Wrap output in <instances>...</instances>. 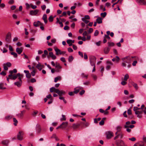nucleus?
Here are the masks:
<instances>
[{
	"instance_id": "obj_52",
	"label": "nucleus",
	"mask_w": 146,
	"mask_h": 146,
	"mask_svg": "<svg viewBox=\"0 0 146 146\" xmlns=\"http://www.w3.org/2000/svg\"><path fill=\"white\" fill-rule=\"evenodd\" d=\"M26 77L27 78H30L31 76V74L29 73V72L27 74H26Z\"/></svg>"
},
{
	"instance_id": "obj_12",
	"label": "nucleus",
	"mask_w": 146,
	"mask_h": 146,
	"mask_svg": "<svg viewBox=\"0 0 146 146\" xmlns=\"http://www.w3.org/2000/svg\"><path fill=\"white\" fill-rule=\"evenodd\" d=\"M9 141L8 139L3 140L1 142V144L7 146L9 144Z\"/></svg>"
},
{
	"instance_id": "obj_59",
	"label": "nucleus",
	"mask_w": 146,
	"mask_h": 146,
	"mask_svg": "<svg viewBox=\"0 0 146 146\" xmlns=\"http://www.w3.org/2000/svg\"><path fill=\"white\" fill-rule=\"evenodd\" d=\"M55 66L57 68L61 69L62 68V66L60 65V64L56 65Z\"/></svg>"
},
{
	"instance_id": "obj_54",
	"label": "nucleus",
	"mask_w": 146,
	"mask_h": 146,
	"mask_svg": "<svg viewBox=\"0 0 146 146\" xmlns=\"http://www.w3.org/2000/svg\"><path fill=\"white\" fill-rule=\"evenodd\" d=\"M3 68H4V69L5 70H8V67L7 66L5 65V64H3Z\"/></svg>"
},
{
	"instance_id": "obj_45",
	"label": "nucleus",
	"mask_w": 146,
	"mask_h": 146,
	"mask_svg": "<svg viewBox=\"0 0 146 146\" xmlns=\"http://www.w3.org/2000/svg\"><path fill=\"white\" fill-rule=\"evenodd\" d=\"M79 89H77L76 88H75L74 89V93L75 94H77L79 92Z\"/></svg>"
},
{
	"instance_id": "obj_25",
	"label": "nucleus",
	"mask_w": 146,
	"mask_h": 146,
	"mask_svg": "<svg viewBox=\"0 0 146 146\" xmlns=\"http://www.w3.org/2000/svg\"><path fill=\"white\" fill-rule=\"evenodd\" d=\"M47 15L46 14H44L43 16L42 19L44 20L45 24H46L47 23Z\"/></svg>"
},
{
	"instance_id": "obj_14",
	"label": "nucleus",
	"mask_w": 146,
	"mask_h": 146,
	"mask_svg": "<svg viewBox=\"0 0 146 146\" xmlns=\"http://www.w3.org/2000/svg\"><path fill=\"white\" fill-rule=\"evenodd\" d=\"M25 112V110H23L21 111V113L17 115V116L20 118H22L23 117L24 114Z\"/></svg>"
},
{
	"instance_id": "obj_4",
	"label": "nucleus",
	"mask_w": 146,
	"mask_h": 146,
	"mask_svg": "<svg viewBox=\"0 0 146 146\" xmlns=\"http://www.w3.org/2000/svg\"><path fill=\"white\" fill-rule=\"evenodd\" d=\"M23 75H22L21 77L18 78L19 81L15 82L14 83V84L15 85L17 86L18 87H20L22 84V80L21 79L23 78Z\"/></svg>"
},
{
	"instance_id": "obj_57",
	"label": "nucleus",
	"mask_w": 146,
	"mask_h": 146,
	"mask_svg": "<svg viewBox=\"0 0 146 146\" xmlns=\"http://www.w3.org/2000/svg\"><path fill=\"white\" fill-rule=\"evenodd\" d=\"M93 31V29L92 28H90L88 31L89 33H91Z\"/></svg>"
},
{
	"instance_id": "obj_33",
	"label": "nucleus",
	"mask_w": 146,
	"mask_h": 146,
	"mask_svg": "<svg viewBox=\"0 0 146 146\" xmlns=\"http://www.w3.org/2000/svg\"><path fill=\"white\" fill-rule=\"evenodd\" d=\"M17 72V70L16 69H14L12 70H10L9 72V73L10 74H12L13 73H16Z\"/></svg>"
},
{
	"instance_id": "obj_24",
	"label": "nucleus",
	"mask_w": 146,
	"mask_h": 146,
	"mask_svg": "<svg viewBox=\"0 0 146 146\" xmlns=\"http://www.w3.org/2000/svg\"><path fill=\"white\" fill-rule=\"evenodd\" d=\"M110 48L109 47H106L104 49V52L105 54H108L110 50Z\"/></svg>"
},
{
	"instance_id": "obj_34",
	"label": "nucleus",
	"mask_w": 146,
	"mask_h": 146,
	"mask_svg": "<svg viewBox=\"0 0 146 146\" xmlns=\"http://www.w3.org/2000/svg\"><path fill=\"white\" fill-rule=\"evenodd\" d=\"M74 59V58L72 56H70L68 58V60L69 62H71Z\"/></svg>"
},
{
	"instance_id": "obj_7",
	"label": "nucleus",
	"mask_w": 146,
	"mask_h": 146,
	"mask_svg": "<svg viewBox=\"0 0 146 146\" xmlns=\"http://www.w3.org/2000/svg\"><path fill=\"white\" fill-rule=\"evenodd\" d=\"M23 135L24 133L23 131H19L17 135L18 139L21 141L22 140Z\"/></svg>"
},
{
	"instance_id": "obj_20",
	"label": "nucleus",
	"mask_w": 146,
	"mask_h": 146,
	"mask_svg": "<svg viewBox=\"0 0 146 146\" xmlns=\"http://www.w3.org/2000/svg\"><path fill=\"white\" fill-rule=\"evenodd\" d=\"M33 25L35 27H37L40 25H42V23L39 21L35 22L33 23Z\"/></svg>"
},
{
	"instance_id": "obj_36",
	"label": "nucleus",
	"mask_w": 146,
	"mask_h": 146,
	"mask_svg": "<svg viewBox=\"0 0 146 146\" xmlns=\"http://www.w3.org/2000/svg\"><path fill=\"white\" fill-rule=\"evenodd\" d=\"M13 121L14 122V124L15 126H16L18 123V121L15 118H13Z\"/></svg>"
},
{
	"instance_id": "obj_55",
	"label": "nucleus",
	"mask_w": 146,
	"mask_h": 146,
	"mask_svg": "<svg viewBox=\"0 0 146 146\" xmlns=\"http://www.w3.org/2000/svg\"><path fill=\"white\" fill-rule=\"evenodd\" d=\"M127 113L129 115H131L132 114V112L131 109H129L127 110Z\"/></svg>"
},
{
	"instance_id": "obj_38",
	"label": "nucleus",
	"mask_w": 146,
	"mask_h": 146,
	"mask_svg": "<svg viewBox=\"0 0 146 146\" xmlns=\"http://www.w3.org/2000/svg\"><path fill=\"white\" fill-rule=\"evenodd\" d=\"M129 78V76L127 74H126L124 77V80L125 81H127V79Z\"/></svg>"
},
{
	"instance_id": "obj_17",
	"label": "nucleus",
	"mask_w": 146,
	"mask_h": 146,
	"mask_svg": "<svg viewBox=\"0 0 146 146\" xmlns=\"http://www.w3.org/2000/svg\"><path fill=\"white\" fill-rule=\"evenodd\" d=\"M36 130L37 133H39L41 131V128L40 125L39 124H37L36 126Z\"/></svg>"
},
{
	"instance_id": "obj_35",
	"label": "nucleus",
	"mask_w": 146,
	"mask_h": 146,
	"mask_svg": "<svg viewBox=\"0 0 146 146\" xmlns=\"http://www.w3.org/2000/svg\"><path fill=\"white\" fill-rule=\"evenodd\" d=\"M13 116L11 115H9L5 117V119L7 120L11 119L13 117Z\"/></svg>"
},
{
	"instance_id": "obj_56",
	"label": "nucleus",
	"mask_w": 146,
	"mask_h": 146,
	"mask_svg": "<svg viewBox=\"0 0 146 146\" xmlns=\"http://www.w3.org/2000/svg\"><path fill=\"white\" fill-rule=\"evenodd\" d=\"M60 60L61 61H62L63 62H66V60L65 59V58L64 57H61L60 58Z\"/></svg>"
},
{
	"instance_id": "obj_37",
	"label": "nucleus",
	"mask_w": 146,
	"mask_h": 146,
	"mask_svg": "<svg viewBox=\"0 0 146 146\" xmlns=\"http://www.w3.org/2000/svg\"><path fill=\"white\" fill-rule=\"evenodd\" d=\"M108 47H110L111 46H113L114 45V44L113 42H108Z\"/></svg>"
},
{
	"instance_id": "obj_21",
	"label": "nucleus",
	"mask_w": 146,
	"mask_h": 146,
	"mask_svg": "<svg viewBox=\"0 0 146 146\" xmlns=\"http://www.w3.org/2000/svg\"><path fill=\"white\" fill-rule=\"evenodd\" d=\"M144 143L143 142H139L135 143L133 146H144Z\"/></svg>"
},
{
	"instance_id": "obj_46",
	"label": "nucleus",
	"mask_w": 146,
	"mask_h": 146,
	"mask_svg": "<svg viewBox=\"0 0 146 146\" xmlns=\"http://www.w3.org/2000/svg\"><path fill=\"white\" fill-rule=\"evenodd\" d=\"M107 15V13L106 12L102 13H101V15L103 17H105Z\"/></svg>"
},
{
	"instance_id": "obj_61",
	"label": "nucleus",
	"mask_w": 146,
	"mask_h": 146,
	"mask_svg": "<svg viewBox=\"0 0 146 146\" xmlns=\"http://www.w3.org/2000/svg\"><path fill=\"white\" fill-rule=\"evenodd\" d=\"M99 34V32L98 30H96L95 31L94 33V36H97Z\"/></svg>"
},
{
	"instance_id": "obj_1",
	"label": "nucleus",
	"mask_w": 146,
	"mask_h": 146,
	"mask_svg": "<svg viewBox=\"0 0 146 146\" xmlns=\"http://www.w3.org/2000/svg\"><path fill=\"white\" fill-rule=\"evenodd\" d=\"M133 57L132 56L131 57L129 56H126L125 58H123L122 59V60L123 61L122 64V66L123 67H125L126 65L125 63L128 64L127 67L128 68H130L131 66V65L130 64L131 62V58H133Z\"/></svg>"
},
{
	"instance_id": "obj_19",
	"label": "nucleus",
	"mask_w": 146,
	"mask_h": 146,
	"mask_svg": "<svg viewBox=\"0 0 146 146\" xmlns=\"http://www.w3.org/2000/svg\"><path fill=\"white\" fill-rule=\"evenodd\" d=\"M123 136V134L122 132H120L114 138V139L115 140L116 139L118 138L119 137L120 138H122Z\"/></svg>"
},
{
	"instance_id": "obj_40",
	"label": "nucleus",
	"mask_w": 146,
	"mask_h": 146,
	"mask_svg": "<svg viewBox=\"0 0 146 146\" xmlns=\"http://www.w3.org/2000/svg\"><path fill=\"white\" fill-rule=\"evenodd\" d=\"M70 41H71L70 40V39L66 41L67 43L69 44V46H72L73 45Z\"/></svg>"
},
{
	"instance_id": "obj_8",
	"label": "nucleus",
	"mask_w": 146,
	"mask_h": 146,
	"mask_svg": "<svg viewBox=\"0 0 146 146\" xmlns=\"http://www.w3.org/2000/svg\"><path fill=\"white\" fill-rule=\"evenodd\" d=\"M115 143L117 146H123L124 142L121 140H117L115 141Z\"/></svg>"
},
{
	"instance_id": "obj_50",
	"label": "nucleus",
	"mask_w": 146,
	"mask_h": 146,
	"mask_svg": "<svg viewBox=\"0 0 146 146\" xmlns=\"http://www.w3.org/2000/svg\"><path fill=\"white\" fill-rule=\"evenodd\" d=\"M62 118L60 119V120L62 121L66 120L65 116L64 115H62Z\"/></svg>"
},
{
	"instance_id": "obj_43",
	"label": "nucleus",
	"mask_w": 146,
	"mask_h": 146,
	"mask_svg": "<svg viewBox=\"0 0 146 146\" xmlns=\"http://www.w3.org/2000/svg\"><path fill=\"white\" fill-rule=\"evenodd\" d=\"M81 76L82 78H85L86 79L87 78L88 75H85L84 73H82L81 74Z\"/></svg>"
},
{
	"instance_id": "obj_29",
	"label": "nucleus",
	"mask_w": 146,
	"mask_h": 146,
	"mask_svg": "<svg viewBox=\"0 0 146 146\" xmlns=\"http://www.w3.org/2000/svg\"><path fill=\"white\" fill-rule=\"evenodd\" d=\"M81 125V124H82L83 125V126L85 127H88L89 125V123L88 122L84 123L83 122H80Z\"/></svg>"
},
{
	"instance_id": "obj_53",
	"label": "nucleus",
	"mask_w": 146,
	"mask_h": 146,
	"mask_svg": "<svg viewBox=\"0 0 146 146\" xmlns=\"http://www.w3.org/2000/svg\"><path fill=\"white\" fill-rule=\"evenodd\" d=\"M133 86L136 90H137L138 89V87L137 84L136 83H134L133 84Z\"/></svg>"
},
{
	"instance_id": "obj_41",
	"label": "nucleus",
	"mask_w": 146,
	"mask_h": 146,
	"mask_svg": "<svg viewBox=\"0 0 146 146\" xmlns=\"http://www.w3.org/2000/svg\"><path fill=\"white\" fill-rule=\"evenodd\" d=\"M82 20L86 24H87L89 22V21L86 20L85 19V18H82Z\"/></svg>"
},
{
	"instance_id": "obj_51",
	"label": "nucleus",
	"mask_w": 146,
	"mask_h": 146,
	"mask_svg": "<svg viewBox=\"0 0 146 146\" xmlns=\"http://www.w3.org/2000/svg\"><path fill=\"white\" fill-rule=\"evenodd\" d=\"M143 111H136L135 112V113L136 115H137L138 114H142Z\"/></svg>"
},
{
	"instance_id": "obj_15",
	"label": "nucleus",
	"mask_w": 146,
	"mask_h": 146,
	"mask_svg": "<svg viewBox=\"0 0 146 146\" xmlns=\"http://www.w3.org/2000/svg\"><path fill=\"white\" fill-rule=\"evenodd\" d=\"M139 4L141 5H146V0H136Z\"/></svg>"
},
{
	"instance_id": "obj_27",
	"label": "nucleus",
	"mask_w": 146,
	"mask_h": 146,
	"mask_svg": "<svg viewBox=\"0 0 146 146\" xmlns=\"http://www.w3.org/2000/svg\"><path fill=\"white\" fill-rule=\"evenodd\" d=\"M49 55L53 59H55L56 58V56L54 55L52 52H50L49 53Z\"/></svg>"
},
{
	"instance_id": "obj_16",
	"label": "nucleus",
	"mask_w": 146,
	"mask_h": 146,
	"mask_svg": "<svg viewBox=\"0 0 146 146\" xmlns=\"http://www.w3.org/2000/svg\"><path fill=\"white\" fill-rule=\"evenodd\" d=\"M23 48L22 47H17L16 48V51L18 54H20L23 52Z\"/></svg>"
},
{
	"instance_id": "obj_62",
	"label": "nucleus",
	"mask_w": 146,
	"mask_h": 146,
	"mask_svg": "<svg viewBox=\"0 0 146 146\" xmlns=\"http://www.w3.org/2000/svg\"><path fill=\"white\" fill-rule=\"evenodd\" d=\"M116 59H115V61L116 62H118L120 60V58L118 56H116Z\"/></svg>"
},
{
	"instance_id": "obj_42",
	"label": "nucleus",
	"mask_w": 146,
	"mask_h": 146,
	"mask_svg": "<svg viewBox=\"0 0 146 146\" xmlns=\"http://www.w3.org/2000/svg\"><path fill=\"white\" fill-rule=\"evenodd\" d=\"M6 88L3 87V84L2 83H0V89H5Z\"/></svg>"
},
{
	"instance_id": "obj_5",
	"label": "nucleus",
	"mask_w": 146,
	"mask_h": 146,
	"mask_svg": "<svg viewBox=\"0 0 146 146\" xmlns=\"http://www.w3.org/2000/svg\"><path fill=\"white\" fill-rule=\"evenodd\" d=\"M96 58L94 56H91L90 57V61L91 65L93 66L96 62Z\"/></svg>"
},
{
	"instance_id": "obj_32",
	"label": "nucleus",
	"mask_w": 146,
	"mask_h": 146,
	"mask_svg": "<svg viewBox=\"0 0 146 146\" xmlns=\"http://www.w3.org/2000/svg\"><path fill=\"white\" fill-rule=\"evenodd\" d=\"M134 127V125H130L129 126L128 125H125L124 126V127L125 128H129V127H130V128H133Z\"/></svg>"
},
{
	"instance_id": "obj_49",
	"label": "nucleus",
	"mask_w": 146,
	"mask_h": 146,
	"mask_svg": "<svg viewBox=\"0 0 146 146\" xmlns=\"http://www.w3.org/2000/svg\"><path fill=\"white\" fill-rule=\"evenodd\" d=\"M140 110V108H138L137 107H134L133 108V110L135 112L136 111H138V110Z\"/></svg>"
},
{
	"instance_id": "obj_48",
	"label": "nucleus",
	"mask_w": 146,
	"mask_h": 146,
	"mask_svg": "<svg viewBox=\"0 0 146 146\" xmlns=\"http://www.w3.org/2000/svg\"><path fill=\"white\" fill-rule=\"evenodd\" d=\"M5 65L8 67H10L11 66V64L10 62H7Z\"/></svg>"
},
{
	"instance_id": "obj_31",
	"label": "nucleus",
	"mask_w": 146,
	"mask_h": 146,
	"mask_svg": "<svg viewBox=\"0 0 146 146\" xmlns=\"http://www.w3.org/2000/svg\"><path fill=\"white\" fill-rule=\"evenodd\" d=\"M41 65L40 63H38L36 66V67L39 70H41L42 69Z\"/></svg>"
},
{
	"instance_id": "obj_47",
	"label": "nucleus",
	"mask_w": 146,
	"mask_h": 146,
	"mask_svg": "<svg viewBox=\"0 0 146 146\" xmlns=\"http://www.w3.org/2000/svg\"><path fill=\"white\" fill-rule=\"evenodd\" d=\"M122 127L120 126H118L117 127V132H120L122 128Z\"/></svg>"
},
{
	"instance_id": "obj_44",
	"label": "nucleus",
	"mask_w": 146,
	"mask_h": 146,
	"mask_svg": "<svg viewBox=\"0 0 146 146\" xmlns=\"http://www.w3.org/2000/svg\"><path fill=\"white\" fill-rule=\"evenodd\" d=\"M48 20L50 22H52L53 20V17L52 16H50L48 18Z\"/></svg>"
},
{
	"instance_id": "obj_2",
	"label": "nucleus",
	"mask_w": 146,
	"mask_h": 146,
	"mask_svg": "<svg viewBox=\"0 0 146 146\" xmlns=\"http://www.w3.org/2000/svg\"><path fill=\"white\" fill-rule=\"evenodd\" d=\"M22 75H23V74H21L20 73H18L16 74H10L9 75L8 77L10 79L12 80H15L18 77L19 78L21 77Z\"/></svg>"
},
{
	"instance_id": "obj_64",
	"label": "nucleus",
	"mask_w": 146,
	"mask_h": 146,
	"mask_svg": "<svg viewBox=\"0 0 146 146\" xmlns=\"http://www.w3.org/2000/svg\"><path fill=\"white\" fill-rule=\"evenodd\" d=\"M0 74L3 75L4 76H5L6 75V73L5 71H3L0 73Z\"/></svg>"
},
{
	"instance_id": "obj_39",
	"label": "nucleus",
	"mask_w": 146,
	"mask_h": 146,
	"mask_svg": "<svg viewBox=\"0 0 146 146\" xmlns=\"http://www.w3.org/2000/svg\"><path fill=\"white\" fill-rule=\"evenodd\" d=\"M11 55H13L15 58H16L17 57L18 55L17 53H16L14 52H12L11 53Z\"/></svg>"
},
{
	"instance_id": "obj_63",
	"label": "nucleus",
	"mask_w": 146,
	"mask_h": 146,
	"mask_svg": "<svg viewBox=\"0 0 146 146\" xmlns=\"http://www.w3.org/2000/svg\"><path fill=\"white\" fill-rule=\"evenodd\" d=\"M31 6L32 8L33 9H35L37 8V6L35 5H33L32 4H31Z\"/></svg>"
},
{
	"instance_id": "obj_60",
	"label": "nucleus",
	"mask_w": 146,
	"mask_h": 146,
	"mask_svg": "<svg viewBox=\"0 0 146 146\" xmlns=\"http://www.w3.org/2000/svg\"><path fill=\"white\" fill-rule=\"evenodd\" d=\"M104 121L103 120H102L100 122L99 124L100 125H104Z\"/></svg>"
},
{
	"instance_id": "obj_10",
	"label": "nucleus",
	"mask_w": 146,
	"mask_h": 146,
	"mask_svg": "<svg viewBox=\"0 0 146 146\" xmlns=\"http://www.w3.org/2000/svg\"><path fill=\"white\" fill-rule=\"evenodd\" d=\"M107 138L108 139H110L113 136V133L110 131H108L106 132Z\"/></svg>"
},
{
	"instance_id": "obj_13",
	"label": "nucleus",
	"mask_w": 146,
	"mask_h": 146,
	"mask_svg": "<svg viewBox=\"0 0 146 146\" xmlns=\"http://www.w3.org/2000/svg\"><path fill=\"white\" fill-rule=\"evenodd\" d=\"M39 12L38 9H35L34 10H31L30 12V14L32 15H36Z\"/></svg>"
},
{
	"instance_id": "obj_18",
	"label": "nucleus",
	"mask_w": 146,
	"mask_h": 146,
	"mask_svg": "<svg viewBox=\"0 0 146 146\" xmlns=\"http://www.w3.org/2000/svg\"><path fill=\"white\" fill-rule=\"evenodd\" d=\"M68 125V122L66 121L62 122V123L61 124V125L62 129H63L67 127Z\"/></svg>"
},
{
	"instance_id": "obj_23",
	"label": "nucleus",
	"mask_w": 146,
	"mask_h": 146,
	"mask_svg": "<svg viewBox=\"0 0 146 146\" xmlns=\"http://www.w3.org/2000/svg\"><path fill=\"white\" fill-rule=\"evenodd\" d=\"M57 93L59 95V96H61L62 95L65 94V92L64 91L62 90H58Z\"/></svg>"
},
{
	"instance_id": "obj_30",
	"label": "nucleus",
	"mask_w": 146,
	"mask_h": 146,
	"mask_svg": "<svg viewBox=\"0 0 146 146\" xmlns=\"http://www.w3.org/2000/svg\"><path fill=\"white\" fill-rule=\"evenodd\" d=\"M61 77L60 76H58L54 78V82H56L58 80H61Z\"/></svg>"
},
{
	"instance_id": "obj_9",
	"label": "nucleus",
	"mask_w": 146,
	"mask_h": 146,
	"mask_svg": "<svg viewBox=\"0 0 146 146\" xmlns=\"http://www.w3.org/2000/svg\"><path fill=\"white\" fill-rule=\"evenodd\" d=\"M11 34L10 32H8L6 35L5 40L7 42H10L11 41Z\"/></svg>"
},
{
	"instance_id": "obj_6",
	"label": "nucleus",
	"mask_w": 146,
	"mask_h": 146,
	"mask_svg": "<svg viewBox=\"0 0 146 146\" xmlns=\"http://www.w3.org/2000/svg\"><path fill=\"white\" fill-rule=\"evenodd\" d=\"M54 50L56 52V55L60 54H64L66 53V52L65 51H61L59 49L57 48H54Z\"/></svg>"
},
{
	"instance_id": "obj_58",
	"label": "nucleus",
	"mask_w": 146,
	"mask_h": 146,
	"mask_svg": "<svg viewBox=\"0 0 146 146\" xmlns=\"http://www.w3.org/2000/svg\"><path fill=\"white\" fill-rule=\"evenodd\" d=\"M126 81H123L121 82V84L123 85H125L127 84V82H126Z\"/></svg>"
},
{
	"instance_id": "obj_3",
	"label": "nucleus",
	"mask_w": 146,
	"mask_h": 146,
	"mask_svg": "<svg viewBox=\"0 0 146 146\" xmlns=\"http://www.w3.org/2000/svg\"><path fill=\"white\" fill-rule=\"evenodd\" d=\"M22 75H23V74H21L20 73H18L16 74H10L9 75L8 77L10 79L12 80H15L18 77L19 78L21 77Z\"/></svg>"
},
{
	"instance_id": "obj_22",
	"label": "nucleus",
	"mask_w": 146,
	"mask_h": 146,
	"mask_svg": "<svg viewBox=\"0 0 146 146\" xmlns=\"http://www.w3.org/2000/svg\"><path fill=\"white\" fill-rule=\"evenodd\" d=\"M58 89L54 87H52L50 88V92H54L57 93Z\"/></svg>"
},
{
	"instance_id": "obj_28",
	"label": "nucleus",
	"mask_w": 146,
	"mask_h": 146,
	"mask_svg": "<svg viewBox=\"0 0 146 146\" xmlns=\"http://www.w3.org/2000/svg\"><path fill=\"white\" fill-rule=\"evenodd\" d=\"M56 23H59L60 25V26L61 27H62L63 26V23L61 21H60L59 20V19H58V18L57 17L56 18Z\"/></svg>"
},
{
	"instance_id": "obj_26",
	"label": "nucleus",
	"mask_w": 146,
	"mask_h": 146,
	"mask_svg": "<svg viewBox=\"0 0 146 146\" xmlns=\"http://www.w3.org/2000/svg\"><path fill=\"white\" fill-rule=\"evenodd\" d=\"M102 19L100 17H98L96 19V22L98 24H100L102 23Z\"/></svg>"
},
{
	"instance_id": "obj_11",
	"label": "nucleus",
	"mask_w": 146,
	"mask_h": 146,
	"mask_svg": "<svg viewBox=\"0 0 146 146\" xmlns=\"http://www.w3.org/2000/svg\"><path fill=\"white\" fill-rule=\"evenodd\" d=\"M81 125L80 122H78L76 123H73L72 126V127L74 129H76L78 128Z\"/></svg>"
}]
</instances>
